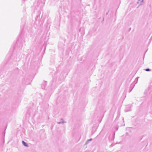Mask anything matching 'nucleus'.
<instances>
[{"instance_id":"obj_1","label":"nucleus","mask_w":152,"mask_h":152,"mask_svg":"<svg viewBox=\"0 0 152 152\" xmlns=\"http://www.w3.org/2000/svg\"><path fill=\"white\" fill-rule=\"evenodd\" d=\"M22 143H23V144L24 146H26V147H28V144H27V143H26L25 142L23 141H22Z\"/></svg>"},{"instance_id":"obj_2","label":"nucleus","mask_w":152,"mask_h":152,"mask_svg":"<svg viewBox=\"0 0 152 152\" xmlns=\"http://www.w3.org/2000/svg\"><path fill=\"white\" fill-rule=\"evenodd\" d=\"M145 70H146V71H149V69H146Z\"/></svg>"}]
</instances>
